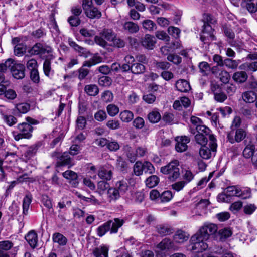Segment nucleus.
<instances>
[{"mask_svg": "<svg viewBox=\"0 0 257 257\" xmlns=\"http://www.w3.org/2000/svg\"><path fill=\"white\" fill-rule=\"evenodd\" d=\"M2 118L3 121L9 126L11 127L17 123V118L11 114H2Z\"/></svg>", "mask_w": 257, "mask_h": 257, "instance_id": "26", "label": "nucleus"}, {"mask_svg": "<svg viewBox=\"0 0 257 257\" xmlns=\"http://www.w3.org/2000/svg\"><path fill=\"white\" fill-rule=\"evenodd\" d=\"M85 92L90 96H95L99 92V89L97 85L95 84L87 85L85 87Z\"/></svg>", "mask_w": 257, "mask_h": 257, "instance_id": "39", "label": "nucleus"}, {"mask_svg": "<svg viewBox=\"0 0 257 257\" xmlns=\"http://www.w3.org/2000/svg\"><path fill=\"white\" fill-rule=\"evenodd\" d=\"M256 207L253 204H248L243 207V212L246 215H251L256 210Z\"/></svg>", "mask_w": 257, "mask_h": 257, "instance_id": "60", "label": "nucleus"}, {"mask_svg": "<svg viewBox=\"0 0 257 257\" xmlns=\"http://www.w3.org/2000/svg\"><path fill=\"white\" fill-rule=\"evenodd\" d=\"M53 240L60 245L64 246L66 244L67 239L65 236L60 233H55L53 235Z\"/></svg>", "mask_w": 257, "mask_h": 257, "instance_id": "35", "label": "nucleus"}, {"mask_svg": "<svg viewBox=\"0 0 257 257\" xmlns=\"http://www.w3.org/2000/svg\"><path fill=\"white\" fill-rule=\"evenodd\" d=\"M219 234L221 240H225L232 235V231L229 228H224L219 231Z\"/></svg>", "mask_w": 257, "mask_h": 257, "instance_id": "46", "label": "nucleus"}, {"mask_svg": "<svg viewBox=\"0 0 257 257\" xmlns=\"http://www.w3.org/2000/svg\"><path fill=\"white\" fill-rule=\"evenodd\" d=\"M179 162L177 160H173L166 166L162 167L160 171L164 174L168 175V179L175 181L180 176L179 168Z\"/></svg>", "mask_w": 257, "mask_h": 257, "instance_id": "2", "label": "nucleus"}, {"mask_svg": "<svg viewBox=\"0 0 257 257\" xmlns=\"http://www.w3.org/2000/svg\"><path fill=\"white\" fill-rule=\"evenodd\" d=\"M26 122L20 123L17 125V128L22 133L25 139H29L32 137L33 127L32 125H37L39 122L31 117L28 116L25 118Z\"/></svg>", "mask_w": 257, "mask_h": 257, "instance_id": "3", "label": "nucleus"}, {"mask_svg": "<svg viewBox=\"0 0 257 257\" xmlns=\"http://www.w3.org/2000/svg\"><path fill=\"white\" fill-rule=\"evenodd\" d=\"M156 42L155 37L149 34H145L141 41L143 47L148 50H153L155 47Z\"/></svg>", "mask_w": 257, "mask_h": 257, "instance_id": "13", "label": "nucleus"}, {"mask_svg": "<svg viewBox=\"0 0 257 257\" xmlns=\"http://www.w3.org/2000/svg\"><path fill=\"white\" fill-rule=\"evenodd\" d=\"M86 124V120L84 117L79 116L76 120V130H83L85 128Z\"/></svg>", "mask_w": 257, "mask_h": 257, "instance_id": "56", "label": "nucleus"}, {"mask_svg": "<svg viewBox=\"0 0 257 257\" xmlns=\"http://www.w3.org/2000/svg\"><path fill=\"white\" fill-rule=\"evenodd\" d=\"M111 45L118 48H122L124 46L125 42L120 38L117 37L116 35L115 38L111 42Z\"/></svg>", "mask_w": 257, "mask_h": 257, "instance_id": "64", "label": "nucleus"}, {"mask_svg": "<svg viewBox=\"0 0 257 257\" xmlns=\"http://www.w3.org/2000/svg\"><path fill=\"white\" fill-rule=\"evenodd\" d=\"M69 45L72 47L75 51H77L81 55L84 54L86 52V50L84 48L79 46L72 39H68Z\"/></svg>", "mask_w": 257, "mask_h": 257, "instance_id": "41", "label": "nucleus"}, {"mask_svg": "<svg viewBox=\"0 0 257 257\" xmlns=\"http://www.w3.org/2000/svg\"><path fill=\"white\" fill-rule=\"evenodd\" d=\"M157 231L161 235L164 236L172 233V230L168 227L163 225H159L157 226Z\"/></svg>", "mask_w": 257, "mask_h": 257, "instance_id": "44", "label": "nucleus"}, {"mask_svg": "<svg viewBox=\"0 0 257 257\" xmlns=\"http://www.w3.org/2000/svg\"><path fill=\"white\" fill-rule=\"evenodd\" d=\"M161 118L160 113L157 110H153L148 114V119L152 123H157L161 119Z\"/></svg>", "mask_w": 257, "mask_h": 257, "instance_id": "38", "label": "nucleus"}, {"mask_svg": "<svg viewBox=\"0 0 257 257\" xmlns=\"http://www.w3.org/2000/svg\"><path fill=\"white\" fill-rule=\"evenodd\" d=\"M209 148L203 146L199 150L200 156L204 159H209L215 155L217 144L216 139L214 135L209 136Z\"/></svg>", "mask_w": 257, "mask_h": 257, "instance_id": "4", "label": "nucleus"}, {"mask_svg": "<svg viewBox=\"0 0 257 257\" xmlns=\"http://www.w3.org/2000/svg\"><path fill=\"white\" fill-rule=\"evenodd\" d=\"M156 37L162 40L165 42H169L170 41V37L167 34L163 31H157L155 33Z\"/></svg>", "mask_w": 257, "mask_h": 257, "instance_id": "63", "label": "nucleus"}, {"mask_svg": "<svg viewBox=\"0 0 257 257\" xmlns=\"http://www.w3.org/2000/svg\"><path fill=\"white\" fill-rule=\"evenodd\" d=\"M143 171L146 173L153 174L155 172V169L153 165L149 162H145L143 163Z\"/></svg>", "mask_w": 257, "mask_h": 257, "instance_id": "59", "label": "nucleus"}, {"mask_svg": "<svg viewBox=\"0 0 257 257\" xmlns=\"http://www.w3.org/2000/svg\"><path fill=\"white\" fill-rule=\"evenodd\" d=\"M243 100L246 103H253L257 99L256 93L251 90H248L244 92L242 94Z\"/></svg>", "mask_w": 257, "mask_h": 257, "instance_id": "19", "label": "nucleus"}, {"mask_svg": "<svg viewBox=\"0 0 257 257\" xmlns=\"http://www.w3.org/2000/svg\"><path fill=\"white\" fill-rule=\"evenodd\" d=\"M106 126L110 129L116 130L120 127V123L118 120H110L107 122Z\"/></svg>", "mask_w": 257, "mask_h": 257, "instance_id": "61", "label": "nucleus"}, {"mask_svg": "<svg viewBox=\"0 0 257 257\" xmlns=\"http://www.w3.org/2000/svg\"><path fill=\"white\" fill-rule=\"evenodd\" d=\"M124 221L123 219H119L118 218H115L113 221L112 220V223L110 227V233H116L118 232V228L122 226Z\"/></svg>", "mask_w": 257, "mask_h": 257, "instance_id": "30", "label": "nucleus"}, {"mask_svg": "<svg viewBox=\"0 0 257 257\" xmlns=\"http://www.w3.org/2000/svg\"><path fill=\"white\" fill-rule=\"evenodd\" d=\"M248 78L247 73L244 71H238L234 73L232 78L234 81L242 83L246 81Z\"/></svg>", "mask_w": 257, "mask_h": 257, "instance_id": "27", "label": "nucleus"}, {"mask_svg": "<svg viewBox=\"0 0 257 257\" xmlns=\"http://www.w3.org/2000/svg\"><path fill=\"white\" fill-rule=\"evenodd\" d=\"M123 28L130 33H136L139 31V25L132 21H127L123 24Z\"/></svg>", "mask_w": 257, "mask_h": 257, "instance_id": "22", "label": "nucleus"}, {"mask_svg": "<svg viewBox=\"0 0 257 257\" xmlns=\"http://www.w3.org/2000/svg\"><path fill=\"white\" fill-rule=\"evenodd\" d=\"M26 50V46L23 43L17 44L14 47V53L17 56H22Z\"/></svg>", "mask_w": 257, "mask_h": 257, "instance_id": "47", "label": "nucleus"}, {"mask_svg": "<svg viewBox=\"0 0 257 257\" xmlns=\"http://www.w3.org/2000/svg\"><path fill=\"white\" fill-rule=\"evenodd\" d=\"M30 109V105L26 102L16 104L15 105V110L20 114H26Z\"/></svg>", "mask_w": 257, "mask_h": 257, "instance_id": "28", "label": "nucleus"}, {"mask_svg": "<svg viewBox=\"0 0 257 257\" xmlns=\"http://www.w3.org/2000/svg\"><path fill=\"white\" fill-rule=\"evenodd\" d=\"M51 52L52 48L50 46L41 43L36 44L30 51L32 55H44Z\"/></svg>", "mask_w": 257, "mask_h": 257, "instance_id": "10", "label": "nucleus"}, {"mask_svg": "<svg viewBox=\"0 0 257 257\" xmlns=\"http://www.w3.org/2000/svg\"><path fill=\"white\" fill-rule=\"evenodd\" d=\"M173 198V194L170 191L163 192L160 196V200L162 202H168Z\"/></svg>", "mask_w": 257, "mask_h": 257, "instance_id": "54", "label": "nucleus"}, {"mask_svg": "<svg viewBox=\"0 0 257 257\" xmlns=\"http://www.w3.org/2000/svg\"><path fill=\"white\" fill-rule=\"evenodd\" d=\"M53 156L57 158L58 159L56 164L57 167L67 165L70 167L73 165L71 163V158L67 152H64L62 154L58 152H55L53 153Z\"/></svg>", "mask_w": 257, "mask_h": 257, "instance_id": "8", "label": "nucleus"}, {"mask_svg": "<svg viewBox=\"0 0 257 257\" xmlns=\"http://www.w3.org/2000/svg\"><path fill=\"white\" fill-rule=\"evenodd\" d=\"M99 177L104 180L109 181L112 177V172L105 167L100 168L97 172Z\"/></svg>", "mask_w": 257, "mask_h": 257, "instance_id": "15", "label": "nucleus"}, {"mask_svg": "<svg viewBox=\"0 0 257 257\" xmlns=\"http://www.w3.org/2000/svg\"><path fill=\"white\" fill-rule=\"evenodd\" d=\"M206 21L207 23H204L203 29L200 36L201 40L204 42V43L215 39L213 34L214 30L210 24H213L216 23V21L212 18L210 15H208L206 16Z\"/></svg>", "mask_w": 257, "mask_h": 257, "instance_id": "1", "label": "nucleus"}, {"mask_svg": "<svg viewBox=\"0 0 257 257\" xmlns=\"http://www.w3.org/2000/svg\"><path fill=\"white\" fill-rule=\"evenodd\" d=\"M25 239L32 248H34L36 247L38 237L34 231H30L25 236Z\"/></svg>", "mask_w": 257, "mask_h": 257, "instance_id": "18", "label": "nucleus"}, {"mask_svg": "<svg viewBox=\"0 0 257 257\" xmlns=\"http://www.w3.org/2000/svg\"><path fill=\"white\" fill-rule=\"evenodd\" d=\"M243 156L247 159H251V160L257 155V149L255 145L252 143L247 144L243 151Z\"/></svg>", "mask_w": 257, "mask_h": 257, "instance_id": "14", "label": "nucleus"}, {"mask_svg": "<svg viewBox=\"0 0 257 257\" xmlns=\"http://www.w3.org/2000/svg\"><path fill=\"white\" fill-rule=\"evenodd\" d=\"M239 68L240 70L255 72L257 71V61H254L251 63H244L240 65L239 67Z\"/></svg>", "mask_w": 257, "mask_h": 257, "instance_id": "34", "label": "nucleus"}, {"mask_svg": "<svg viewBox=\"0 0 257 257\" xmlns=\"http://www.w3.org/2000/svg\"><path fill=\"white\" fill-rule=\"evenodd\" d=\"M158 252H167L171 250H176L174 242L168 238L163 239L157 245Z\"/></svg>", "mask_w": 257, "mask_h": 257, "instance_id": "9", "label": "nucleus"}, {"mask_svg": "<svg viewBox=\"0 0 257 257\" xmlns=\"http://www.w3.org/2000/svg\"><path fill=\"white\" fill-rule=\"evenodd\" d=\"M108 114L111 116H115L119 111V108L113 104H109L106 108Z\"/></svg>", "mask_w": 257, "mask_h": 257, "instance_id": "50", "label": "nucleus"}, {"mask_svg": "<svg viewBox=\"0 0 257 257\" xmlns=\"http://www.w3.org/2000/svg\"><path fill=\"white\" fill-rule=\"evenodd\" d=\"M196 130L197 132V134H200V135H208L209 139V136L212 135V134H210V129L202 124L197 125L196 127Z\"/></svg>", "mask_w": 257, "mask_h": 257, "instance_id": "48", "label": "nucleus"}, {"mask_svg": "<svg viewBox=\"0 0 257 257\" xmlns=\"http://www.w3.org/2000/svg\"><path fill=\"white\" fill-rule=\"evenodd\" d=\"M119 117L122 122L128 123L133 120L134 114L132 111L125 110L120 113Z\"/></svg>", "mask_w": 257, "mask_h": 257, "instance_id": "31", "label": "nucleus"}, {"mask_svg": "<svg viewBox=\"0 0 257 257\" xmlns=\"http://www.w3.org/2000/svg\"><path fill=\"white\" fill-rule=\"evenodd\" d=\"M112 220H109L98 227L96 229L97 236L102 237L110 229Z\"/></svg>", "mask_w": 257, "mask_h": 257, "instance_id": "16", "label": "nucleus"}, {"mask_svg": "<svg viewBox=\"0 0 257 257\" xmlns=\"http://www.w3.org/2000/svg\"><path fill=\"white\" fill-rule=\"evenodd\" d=\"M100 35L106 40L111 43L113 39L115 38L116 34L111 29H104L100 33Z\"/></svg>", "mask_w": 257, "mask_h": 257, "instance_id": "37", "label": "nucleus"}, {"mask_svg": "<svg viewBox=\"0 0 257 257\" xmlns=\"http://www.w3.org/2000/svg\"><path fill=\"white\" fill-rule=\"evenodd\" d=\"M146 70L145 66L140 63H135L131 65V72L135 74H140Z\"/></svg>", "mask_w": 257, "mask_h": 257, "instance_id": "32", "label": "nucleus"}, {"mask_svg": "<svg viewBox=\"0 0 257 257\" xmlns=\"http://www.w3.org/2000/svg\"><path fill=\"white\" fill-rule=\"evenodd\" d=\"M86 16L90 19L99 18L101 16V13L98 9L94 6L84 11Z\"/></svg>", "mask_w": 257, "mask_h": 257, "instance_id": "24", "label": "nucleus"}, {"mask_svg": "<svg viewBox=\"0 0 257 257\" xmlns=\"http://www.w3.org/2000/svg\"><path fill=\"white\" fill-rule=\"evenodd\" d=\"M107 194L108 197L111 200H116L120 197L121 194L119 191L115 188H109L107 190Z\"/></svg>", "mask_w": 257, "mask_h": 257, "instance_id": "42", "label": "nucleus"}, {"mask_svg": "<svg viewBox=\"0 0 257 257\" xmlns=\"http://www.w3.org/2000/svg\"><path fill=\"white\" fill-rule=\"evenodd\" d=\"M109 183L104 181H100L97 184V192L100 195H102L109 189Z\"/></svg>", "mask_w": 257, "mask_h": 257, "instance_id": "40", "label": "nucleus"}, {"mask_svg": "<svg viewBox=\"0 0 257 257\" xmlns=\"http://www.w3.org/2000/svg\"><path fill=\"white\" fill-rule=\"evenodd\" d=\"M175 145L176 150L177 152H182L185 151L188 147L187 144L190 142V139L187 136H178L176 137Z\"/></svg>", "mask_w": 257, "mask_h": 257, "instance_id": "12", "label": "nucleus"}, {"mask_svg": "<svg viewBox=\"0 0 257 257\" xmlns=\"http://www.w3.org/2000/svg\"><path fill=\"white\" fill-rule=\"evenodd\" d=\"M190 241L191 248L189 249L191 251L196 253L202 252L208 247V244L206 242V240L196 233L192 236Z\"/></svg>", "mask_w": 257, "mask_h": 257, "instance_id": "5", "label": "nucleus"}, {"mask_svg": "<svg viewBox=\"0 0 257 257\" xmlns=\"http://www.w3.org/2000/svg\"><path fill=\"white\" fill-rule=\"evenodd\" d=\"M93 254L95 257H108V247L102 245L93 249Z\"/></svg>", "mask_w": 257, "mask_h": 257, "instance_id": "21", "label": "nucleus"}, {"mask_svg": "<svg viewBox=\"0 0 257 257\" xmlns=\"http://www.w3.org/2000/svg\"><path fill=\"white\" fill-rule=\"evenodd\" d=\"M13 63V59H8L5 63L0 64V72L4 73L7 69H10Z\"/></svg>", "mask_w": 257, "mask_h": 257, "instance_id": "58", "label": "nucleus"}, {"mask_svg": "<svg viewBox=\"0 0 257 257\" xmlns=\"http://www.w3.org/2000/svg\"><path fill=\"white\" fill-rule=\"evenodd\" d=\"M199 68L200 72L204 75H207L210 71V66L206 62H201L199 64Z\"/></svg>", "mask_w": 257, "mask_h": 257, "instance_id": "53", "label": "nucleus"}, {"mask_svg": "<svg viewBox=\"0 0 257 257\" xmlns=\"http://www.w3.org/2000/svg\"><path fill=\"white\" fill-rule=\"evenodd\" d=\"M11 71L14 78L20 79L25 77V66L21 64L13 63L11 67Z\"/></svg>", "mask_w": 257, "mask_h": 257, "instance_id": "11", "label": "nucleus"}, {"mask_svg": "<svg viewBox=\"0 0 257 257\" xmlns=\"http://www.w3.org/2000/svg\"><path fill=\"white\" fill-rule=\"evenodd\" d=\"M113 99V94L110 91H105L101 95L102 100L106 103L111 102Z\"/></svg>", "mask_w": 257, "mask_h": 257, "instance_id": "57", "label": "nucleus"}, {"mask_svg": "<svg viewBox=\"0 0 257 257\" xmlns=\"http://www.w3.org/2000/svg\"><path fill=\"white\" fill-rule=\"evenodd\" d=\"M133 171L136 176H140L143 174V166L141 162L137 161L134 165Z\"/></svg>", "mask_w": 257, "mask_h": 257, "instance_id": "52", "label": "nucleus"}, {"mask_svg": "<svg viewBox=\"0 0 257 257\" xmlns=\"http://www.w3.org/2000/svg\"><path fill=\"white\" fill-rule=\"evenodd\" d=\"M115 187L119 191L121 195H123L128 189V181L122 179L117 181L115 184Z\"/></svg>", "mask_w": 257, "mask_h": 257, "instance_id": "25", "label": "nucleus"}, {"mask_svg": "<svg viewBox=\"0 0 257 257\" xmlns=\"http://www.w3.org/2000/svg\"><path fill=\"white\" fill-rule=\"evenodd\" d=\"M124 150L126 152V156L130 159L131 162H134L136 157V151L134 152L133 149L128 146H125Z\"/></svg>", "mask_w": 257, "mask_h": 257, "instance_id": "55", "label": "nucleus"}, {"mask_svg": "<svg viewBox=\"0 0 257 257\" xmlns=\"http://www.w3.org/2000/svg\"><path fill=\"white\" fill-rule=\"evenodd\" d=\"M240 63V60H232L227 58L224 60V65H225L229 68L234 69L237 67Z\"/></svg>", "mask_w": 257, "mask_h": 257, "instance_id": "43", "label": "nucleus"}, {"mask_svg": "<svg viewBox=\"0 0 257 257\" xmlns=\"http://www.w3.org/2000/svg\"><path fill=\"white\" fill-rule=\"evenodd\" d=\"M207 135L197 134L195 136L196 142L202 146L206 145L208 142Z\"/></svg>", "mask_w": 257, "mask_h": 257, "instance_id": "51", "label": "nucleus"}, {"mask_svg": "<svg viewBox=\"0 0 257 257\" xmlns=\"http://www.w3.org/2000/svg\"><path fill=\"white\" fill-rule=\"evenodd\" d=\"M217 230L218 227L216 224L206 222L200 227L196 234H198L199 236L207 240L209 236L215 234Z\"/></svg>", "mask_w": 257, "mask_h": 257, "instance_id": "6", "label": "nucleus"}, {"mask_svg": "<svg viewBox=\"0 0 257 257\" xmlns=\"http://www.w3.org/2000/svg\"><path fill=\"white\" fill-rule=\"evenodd\" d=\"M240 188L234 186H229L227 188L226 192L229 197L236 196L239 197Z\"/></svg>", "mask_w": 257, "mask_h": 257, "instance_id": "49", "label": "nucleus"}, {"mask_svg": "<svg viewBox=\"0 0 257 257\" xmlns=\"http://www.w3.org/2000/svg\"><path fill=\"white\" fill-rule=\"evenodd\" d=\"M189 238V235L185 232L178 230L173 236V240L177 243H183Z\"/></svg>", "mask_w": 257, "mask_h": 257, "instance_id": "17", "label": "nucleus"}, {"mask_svg": "<svg viewBox=\"0 0 257 257\" xmlns=\"http://www.w3.org/2000/svg\"><path fill=\"white\" fill-rule=\"evenodd\" d=\"M168 32L170 35L172 36L173 37L175 38H178L180 36V30L179 28L177 27L170 26L168 28Z\"/></svg>", "mask_w": 257, "mask_h": 257, "instance_id": "62", "label": "nucleus"}, {"mask_svg": "<svg viewBox=\"0 0 257 257\" xmlns=\"http://www.w3.org/2000/svg\"><path fill=\"white\" fill-rule=\"evenodd\" d=\"M160 181L159 178L156 175H151L145 181L146 185L149 188H153L158 185Z\"/></svg>", "mask_w": 257, "mask_h": 257, "instance_id": "36", "label": "nucleus"}, {"mask_svg": "<svg viewBox=\"0 0 257 257\" xmlns=\"http://www.w3.org/2000/svg\"><path fill=\"white\" fill-rule=\"evenodd\" d=\"M102 59L100 56H94L89 60L85 61L83 64V66L91 67L101 62Z\"/></svg>", "mask_w": 257, "mask_h": 257, "instance_id": "45", "label": "nucleus"}, {"mask_svg": "<svg viewBox=\"0 0 257 257\" xmlns=\"http://www.w3.org/2000/svg\"><path fill=\"white\" fill-rule=\"evenodd\" d=\"M143 28L149 32H152L156 29V24L151 20L145 19L141 22Z\"/></svg>", "mask_w": 257, "mask_h": 257, "instance_id": "29", "label": "nucleus"}, {"mask_svg": "<svg viewBox=\"0 0 257 257\" xmlns=\"http://www.w3.org/2000/svg\"><path fill=\"white\" fill-rule=\"evenodd\" d=\"M246 136V132L243 128H237L235 134L233 131H230L227 135V139L232 144L235 142H240Z\"/></svg>", "mask_w": 257, "mask_h": 257, "instance_id": "7", "label": "nucleus"}, {"mask_svg": "<svg viewBox=\"0 0 257 257\" xmlns=\"http://www.w3.org/2000/svg\"><path fill=\"white\" fill-rule=\"evenodd\" d=\"M32 200V195L28 194L25 195L23 200V213L25 215H27L29 209L30 205Z\"/></svg>", "mask_w": 257, "mask_h": 257, "instance_id": "33", "label": "nucleus"}, {"mask_svg": "<svg viewBox=\"0 0 257 257\" xmlns=\"http://www.w3.org/2000/svg\"><path fill=\"white\" fill-rule=\"evenodd\" d=\"M63 176L66 179L69 180L70 183H72L74 186L78 185L77 181L78 176L77 173L71 170H67L63 173Z\"/></svg>", "mask_w": 257, "mask_h": 257, "instance_id": "20", "label": "nucleus"}, {"mask_svg": "<svg viewBox=\"0 0 257 257\" xmlns=\"http://www.w3.org/2000/svg\"><path fill=\"white\" fill-rule=\"evenodd\" d=\"M177 89L182 92H186L190 89L189 82L184 79H180L176 82Z\"/></svg>", "mask_w": 257, "mask_h": 257, "instance_id": "23", "label": "nucleus"}]
</instances>
